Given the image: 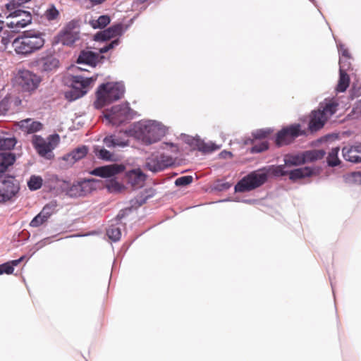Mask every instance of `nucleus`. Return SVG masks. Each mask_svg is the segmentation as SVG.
Wrapping results in <instances>:
<instances>
[{"label":"nucleus","instance_id":"obj_1","mask_svg":"<svg viewBox=\"0 0 361 361\" xmlns=\"http://www.w3.org/2000/svg\"><path fill=\"white\" fill-rule=\"evenodd\" d=\"M45 34L29 30L18 34L12 42V47L17 55L26 57L41 49L45 43Z\"/></svg>","mask_w":361,"mask_h":361},{"label":"nucleus","instance_id":"obj_2","mask_svg":"<svg viewBox=\"0 0 361 361\" xmlns=\"http://www.w3.org/2000/svg\"><path fill=\"white\" fill-rule=\"evenodd\" d=\"M125 90V85L122 81L107 82L101 84L96 91V100L94 102V108L99 109L120 99L124 95Z\"/></svg>","mask_w":361,"mask_h":361},{"label":"nucleus","instance_id":"obj_3","mask_svg":"<svg viewBox=\"0 0 361 361\" xmlns=\"http://www.w3.org/2000/svg\"><path fill=\"white\" fill-rule=\"evenodd\" d=\"M135 133L137 137L148 146L161 140L166 135V128L160 122L148 120L138 122Z\"/></svg>","mask_w":361,"mask_h":361},{"label":"nucleus","instance_id":"obj_4","mask_svg":"<svg viewBox=\"0 0 361 361\" xmlns=\"http://www.w3.org/2000/svg\"><path fill=\"white\" fill-rule=\"evenodd\" d=\"M97 78V75L91 77L70 75L68 81L71 89L64 92L65 99L73 102L82 97L88 92L90 85L96 81Z\"/></svg>","mask_w":361,"mask_h":361},{"label":"nucleus","instance_id":"obj_5","mask_svg":"<svg viewBox=\"0 0 361 361\" xmlns=\"http://www.w3.org/2000/svg\"><path fill=\"white\" fill-rule=\"evenodd\" d=\"M104 118L111 125L119 126L129 123L137 113L133 110L128 102L112 106L103 112Z\"/></svg>","mask_w":361,"mask_h":361},{"label":"nucleus","instance_id":"obj_6","mask_svg":"<svg viewBox=\"0 0 361 361\" xmlns=\"http://www.w3.org/2000/svg\"><path fill=\"white\" fill-rule=\"evenodd\" d=\"M31 0H8L5 7L7 11L6 18L13 20L11 25H17L20 27H26L32 23V14L29 11L24 9V4Z\"/></svg>","mask_w":361,"mask_h":361},{"label":"nucleus","instance_id":"obj_7","mask_svg":"<svg viewBox=\"0 0 361 361\" xmlns=\"http://www.w3.org/2000/svg\"><path fill=\"white\" fill-rule=\"evenodd\" d=\"M268 180L264 167L249 172L239 180L234 186L235 192H245L258 188Z\"/></svg>","mask_w":361,"mask_h":361},{"label":"nucleus","instance_id":"obj_8","mask_svg":"<svg viewBox=\"0 0 361 361\" xmlns=\"http://www.w3.org/2000/svg\"><path fill=\"white\" fill-rule=\"evenodd\" d=\"M300 136H307V132L302 129L300 123H295L283 127L271 139L277 147H281L291 144Z\"/></svg>","mask_w":361,"mask_h":361},{"label":"nucleus","instance_id":"obj_9","mask_svg":"<svg viewBox=\"0 0 361 361\" xmlns=\"http://www.w3.org/2000/svg\"><path fill=\"white\" fill-rule=\"evenodd\" d=\"M37 69L42 73L49 74L56 71L59 67V60L54 50L49 49L42 52L35 60Z\"/></svg>","mask_w":361,"mask_h":361},{"label":"nucleus","instance_id":"obj_10","mask_svg":"<svg viewBox=\"0 0 361 361\" xmlns=\"http://www.w3.org/2000/svg\"><path fill=\"white\" fill-rule=\"evenodd\" d=\"M20 190V185L14 176H0V202L11 200Z\"/></svg>","mask_w":361,"mask_h":361},{"label":"nucleus","instance_id":"obj_11","mask_svg":"<svg viewBox=\"0 0 361 361\" xmlns=\"http://www.w3.org/2000/svg\"><path fill=\"white\" fill-rule=\"evenodd\" d=\"M16 82L25 92L35 90L41 82V78L28 70H21L15 77Z\"/></svg>","mask_w":361,"mask_h":361},{"label":"nucleus","instance_id":"obj_12","mask_svg":"<svg viewBox=\"0 0 361 361\" xmlns=\"http://www.w3.org/2000/svg\"><path fill=\"white\" fill-rule=\"evenodd\" d=\"M128 27L129 25L124 26L121 23H114L106 29L94 34L93 39L95 42H104L113 38H119L126 32Z\"/></svg>","mask_w":361,"mask_h":361},{"label":"nucleus","instance_id":"obj_13","mask_svg":"<svg viewBox=\"0 0 361 361\" xmlns=\"http://www.w3.org/2000/svg\"><path fill=\"white\" fill-rule=\"evenodd\" d=\"M173 165L172 158L161 154L159 157L147 158L144 164V168L153 173L163 171Z\"/></svg>","mask_w":361,"mask_h":361},{"label":"nucleus","instance_id":"obj_14","mask_svg":"<svg viewBox=\"0 0 361 361\" xmlns=\"http://www.w3.org/2000/svg\"><path fill=\"white\" fill-rule=\"evenodd\" d=\"M126 167L123 164H110L98 166L91 170L89 173L94 176L110 178L124 171Z\"/></svg>","mask_w":361,"mask_h":361},{"label":"nucleus","instance_id":"obj_15","mask_svg":"<svg viewBox=\"0 0 361 361\" xmlns=\"http://www.w3.org/2000/svg\"><path fill=\"white\" fill-rule=\"evenodd\" d=\"M147 178L140 168L133 169L126 172L125 180L133 188H138L143 185Z\"/></svg>","mask_w":361,"mask_h":361},{"label":"nucleus","instance_id":"obj_16","mask_svg":"<svg viewBox=\"0 0 361 361\" xmlns=\"http://www.w3.org/2000/svg\"><path fill=\"white\" fill-rule=\"evenodd\" d=\"M319 173V169L318 168L312 166H305L301 168H297L293 170H288V175L289 179L295 182L298 180L303 179L305 178H309L312 176H316Z\"/></svg>","mask_w":361,"mask_h":361},{"label":"nucleus","instance_id":"obj_17","mask_svg":"<svg viewBox=\"0 0 361 361\" xmlns=\"http://www.w3.org/2000/svg\"><path fill=\"white\" fill-rule=\"evenodd\" d=\"M327 118L326 116H324L323 111H319L318 110L312 111L309 119L308 130L311 133L319 131L324 126Z\"/></svg>","mask_w":361,"mask_h":361},{"label":"nucleus","instance_id":"obj_18","mask_svg":"<svg viewBox=\"0 0 361 361\" xmlns=\"http://www.w3.org/2000/svg\"><path fill=\"white\" fill-rule=\"evenodd\" d=\"M32 145L40 157L48 159L54 157L52 154L53 147H50L41 135H33Z\"/></svg>","mask_w":361,"mask_h":361},{"label":"nucleus","instance_id":"obj_19","mask_svg":"<svg viewBox=\"0 0 361 361\" xmlns=\"http://www.w3.org/2000/svg\"><path fill=\"white\" fill-rule=\"evenodd\" d=\"M89 152V147L87 145H80L70 152L64 154L62 159L68 162L70 165L74 164L75 162L85 158Z\"/></svg>","mask_w":361,"mask_h":361},{"label":"nucleus","instance_id":"obj_20","mask_svg":"<svg viewBox=\"0 0 361 361\" xmlns=\"http://www.w3.org/2000/svg\"><path fill=\"white\" fill-rule=\"evenodd\" d=\"M76 63L95 68L97 66V52L90 50H81L76 59Z\"/></svg>","mask_w":361,"mask_h":361},{"label":"nucleus","instance_id":"obj_21","mask_svg":"<svg viewBox=\"0 0 361 361\" xmlns=\"http://www.w3.org/2000/svg\"><path fill=\"white\" fill-rule=\"evenodd\" d=\"M78 182L81 189V193L83 195V197H85L99 188V183L102 181L93 178H81L78 180Z\"/></svg>","mask_w":361,"mask_h":361},{"label":"nucleus","instance_id":"obj_22","mask_svg":"<svg viewBox=\"0 0 361 361\" xmlns=\"http://www.w3.org/2000/svg\"><path fill=\"white\" fill-rule=\"evenodd\" d=\"M283 161L287 167L298 166L307 163L305 152L300 153H288L283 157Z\"/></svg>","mask_w":361,"mask_h":361},{"label":"nucleus","instance_id":"obj_23","mask_svg":"<svg viewBox=\"0 0 361 361\" xmlns=\"http://www.w3.org/2000/svg\"><path fill=\"white\" fill-rule=\"evenodd\" d=\"M16 160V157L12 152H0V176H5L9 166H12Z\"/></svg>","mask_w":361,"mask_h":361},{"label":"nucleus","instance_id":"obj_24","mask_svg":"<svg viewBox=\"0 0 361 361\" xmlns=\"http://www.w3.org/2000/svg\"><path fill=\"white\" fill-rule=\"evenodd\" d=\"M12 20L9 23H6L8 27L11 29L10 31L4 30L3 31V35L1 37V42L3 45H4L5 48L7 47L9 43H12L13 40L15 37L19 34V30L21 28H24L25 27H20L17 25H11Z\"/></svg>","mask_w":361,"mask_h":361},{"label":"nucleus","instance_id":"obj_25","mask_svg":"<svg viewBox=\"0 0 361 361\" xmlns=\"http://www.w3.org/2000/svg\"><path fill=\"white\" fill-rule=\"evenodd\" d=\"M19 127L22 131L27 134H32L40 131L43 124L40 121H32L31 118H26L20 122Z\"/></svg>","mask_w":361,"mask_h":361},{"label":"nucleus","instance_id":"obj_26","mask_svg":"<svg viewBox=\"0 0 361 361\" xmlns=\"http://www.w3.org/2000/svg\"><path fill=\"white\" fill-rule=\"evenodd\" d=\"M157 194V190L154 187H147L141 190L129 203H146L147 201L154 197Z\"/></svg>","mask_w":361,"mask_h":361},{"label":"nucleus","instance_id":"obj_27","mask_svg":"<svg viewBox=\"0 0 361 361\" xmlns=\"http://www.w3.org/2000/svg\"><path fill=\"white\" fill-rule=\"evenodd\" d=\"M286 165L279 164V165H269L267 166H264L265 172H267V178L271 177L274 178H279L287 176L288 173V170H286Z\"/></svg>","mask_w":361,"mask_h":361},{"label":"nucleus","instance_id":"obj_28","mask_svg":"<svg viewBox=\"0 0 361 361\" xmlns=\"http://www.w3.org/2000/svg\"><path fill=\"white\" fill-rule=\"evenodd\" d=\"M58 42L63 46L71 47L80 39V32H67L60 31L57 35Z\"/></svg>","mask_w":361,"mask_h":361},{"label":"nucleus","instance_id":"obj_29","mask_svg":"<svg viewBox=\"0 0 361 361\" xmlns=\"http://www.w3.org/2000/svg\"><path fill=\"white\" fill-rule=\"evenodd\" d=\"M274 130L273 128H264L253 130L251 133L252 137L247 138L245 141V144H252L255 142V140H264L268 137L271 134H272Z\"/></svg>","mask_w":361,"mask_h":361},{"label":"nucleus","instance_id":"obj_30","mask_svg":"<svg viewBox=\"0 0 361 361\" xmlns=\"http://www.w3.org/2000/svg\"><path fill=\"white\" fill-rule=\"evenodd\" d=\"M340 152L339 147H335L331 149V150L329 152L326 157V164L329 167H336V166H343V163L341 159L338 158V153Z\"/></svg>","mask_w":361,"mask_h":361},{"label":"nucleus","instance_id":"obj_31","mask_svg":"<svg viewBox=\"0 0 361 361\" xmlns=\"http://www.w3.org/2000/svg\"><path fill=\"white\" fill-rule=\"evenodd\" d=\"M105 188L108 192L111 194H118L126 189V186L123 183H119L115 176L106 180Z\"/></svg>","mask_w":361,"mask_h":361},{"label":"nucleus","instance_id":"obj_32","mask_svg":"<svg viewBox=\"0 0 361 361\" xmlns=\"http://www.w3.org/2000/svg\"><path fill=\"white\" fill-rule=\"evenodd\" d=\"M350 82V78L348 73L340 72L339 78L335 90L338 93L345 92L348 88Z\"/></svg>","mask_w":361,"mask_h":361},{"label":"nucleus","instance_id":"obj_33","mask_svg":"<svg viewBox=\"0 0 361 361\" xmlns=\"http://www.w3.org/2000/svg\"><path fill=\"white\" fill-rule=\"evenodd\" d=\"M17 143L15 137H6L4 133H0V150H11Z\"/></svg>","mask_w":361,"mask_h":361},{"label":"nucleus","instance_id":"obj_34","mask_svg":"<svg viewBox=\"0 0 361 361\" xmlns=\"http://www.w3.org/2000/svg\"><path fill=\"white\" fill-rule=\"evenodd\" d=\"M93 152L97 157V158L101 160L105 161H116V159L114 158L113 154L110 151L99 145H94L93 147Z\"/></svg>","mask_w":361,"mask_h":361},{"label":"nucleus","instance_id":"obj_35","mask_svg":"<svg viewBox=\"0 0 361 361\" xmlns=\"http://www.w3.org/2000/svg\"><path fill=\"white\" fill-rule=\"evenodd\" d=\"M342 156L347 161H350L353 164L361 163V156L356 154L351 146H345L342 148Z\"/></svg>","mask_w":361,"mask_h":361},{"label":"nucleus","instance_id":"obj_36","mask_svg":"<svg viewBox=\"0 0 361 361\" xmlns=\"http://www.w3.org/2000/svg\"><path fill=\"white\" fill-rule=\"evenodd\" d=\"M111 23V18L108 15H102L97 20H89V24L94 29H103Z\"/></svg>","mask_w":361,"mask_h":361},{"label":"nucleus","instance_id":"obj_37","mask_svg":"<svg viewBox=\"0 0 361 361\" xmlns=\"http://www.w3.org/2000/svg\"><path fill=\"white\" fill-rule=\"evenodd\" d=\"M305 152L306 160L307 162H313L322 159L326 154L324 149H311Z\"/></svg>","mask_w":361,"mask_h":361},{"label":"nucleus","instance_id":"obj_38","mask_svg":"<svg viewBox=\"0 0 361 361\" xmlns=\"http://www.w3.org/2000/svg\"><path fill=\"white\" fill-rule=\"evenodd\" d=\"M25 258V256H22L18 259L11 260L8 262L4 263L0 265L2 274H11L13 272L14 267L18 265Z\"/></svg>","mask_w":361,"mask_h":361},{"label":"nucleus","instance_id":"obj_39","mask_svg":"<svg viewBox=\"0 0 361 361\" xmlns=\"http://www.w3.org/2000/svg\"><path fill=\"white\" fill-rule=\"evenodd\" d=\"M43 184V179L40 176L32 175L27 182L30 190L35 191L41 188Z\"/></svg>","mask_w":361,"mask_h":361},{"label":"nucleus","instance_id":"obj_40","mask_svg":"<svg viewBox=\"0 0 361 361\" xmlns=\"http://www.w3.org/2000/svg\"><path fill=\"white\" fill-rule=\"evenodd\" d=\"M197 142L199 143L197 145V149H198V151L205 154L213 152L219 149L220 147V146L217 145L215 143H207L204 142V140L197 141Z\"/></svg>","mask_w":361,"mask_h":361},{"label":"nucleus","instance_id":"obj_41","mask_svg":"<svg viewBox=\"0 0 361 361\" xmlns=\"http://www.w3.org/2000/svg\"><path fill=\"white\" fill-rule=\"evenodd\" d=\"M338 106V103L336 101H328L325 102L323 109L322 110L318 109V111H323L324 116H326L327 114H329V116H333L336 114Z\"/></svg>","mask_w":361,"mask_h":361},{"label":"nucleus","instance_id":"obj_42","mask_svg":"<svg viewBox=\"0 0 361 361\" xmlns=\"http://www.w3.org/2000/svg\"><path fill=\"white\" fill-rule=\"evenodd\" d=\"M344 180L349 184H361L360 171H353L343 176Z\"/></svg>","mask_w":361,"mask_h":361},{"label":"nucleus","instance_id":"obj_43","mask_svg":"<svg viewBox=\"0 0 361 361\" xmlns=\"http://www.w3.org/2000/svg\"><path fill=\"white\" fill-rule=\"evenodd\" d=\"M106 235L111 240L116 242L121 236V228L117 226L111 225L107 228Z\"/></svg>","mask_w":361,"mask_h":361},{"label":"nucleus","instance_id":"obj_44","mask_svg":"<svg viewBox=\"0 0 361 361\" xmlns=\"http://www.w3.org/2000/svg\"><path fill=\"white\" fill-rule=\"evenodd\" d=\"M269 148V143L267 140H263L260 142L253 145L250 148V152L252 154L262 153L268 150Z\"/></svg>","mask_w":361,"mask_h":361},{"label":"nucleus","instance_id":"obj_45","mask_svg":"<svg viewBox=\"0 0 361 361\" xmlns=\"http://www.w3.org/2000/svg\"><path fill=\"white\" fill-rule=\"evenodd\" d=\"M59 15V11L54 4L49 5L44 13L45 18L49 20H54Z\"/></svg>","mask_w":361,"mask_h":361},{"label":"nucleus","instance_id":"obj_46","mask_svg":"<svg viewBox=\"0 0 361 361\" xmlns=\"http://www.w3.org/2000/svg\"><path fill=\"white\" fill-rule=\"evenodd\" d=\"M121 43L120 38H116L111 40L110 42L106 44L104 47L99 49V54H105L108 52L109 51L114 49L117 46H118Z\"/></svg>","mask_w":361,"mask_h":361},{"label":"nucleus","instance_id":"obj_47","mask_svg":"<svg viewBox=\"0 0 361 361\" xmlns=\"http://www.w3.org/2000/svg\"><path fill=\"white\" fill-rule=\"evenodd\" d=\"M193 180V177L190 175L183 176L178 177L175 180V185L177 187H185L190 183H192Z\"/></svg>","mask_w":361,"mask_h":361},{"label":"nucleus","instance_id":"obj_48","mask_svg":"<svg viewBox=\"0 0 361 361\" xmlns=\"http://www.w3.org/2000/svg\"><path fill=\"white\" fill-rule=\"evenodd\" d=\"M67 195L71 197H83V195H82L81 193V189L78 181L74 182L72 184V185L67 191Z\"/></svg>","mask_w":361,"mask_h":361},{"label":"nucleus","instance_id":"obj_49","mask_svg":"<svg viewBox=\"0 0 361 361\" xmlns=\"http://www.w3.org/2000/svg\"><path fill=\"white\" fill-rule=\"evenodd\" d=\"M79 26V20L76 19L71 20L68 22L64 27L61 30L67 32H79V31H74L75 28Z\"/></svg>","mask_w":361,"mask_h":361},{"label":"nucleus","instance_id":"obj_50","mask_svg":"<svg viewBox=\"0 0 361 361\" xmlns=\"http://www.w3.org/2000/svg\"><path fill=\"white\" fill-rule=\"evenodd\" d=\"M105 145L109 148H114L118 147V145H122L123 143L116 142V135H110L106 136L103 140Z\"/></svg>","mask_w":361,"mask_h":361},{"label":"nucleus","instance_id":"obj_51","mask_svg":"<svg viewBox=\"0 0 361 361\" xmlns=\"http://www.w3.org/2000/svg\"><path fill=\"white\" fill-rule=\"evenodd\" d=\"M47 219L45 216H43L40 212L33 218V219L30 221V226L32 227H38L44 222H46Z\"/></svg>","mask_w":361,"mask_h":361},{"label":"nucleus","instance_id":"obj_52","mask_svg":"<svg viewBox=\"0 0 361 361\" xmlns=\"http://www.w3.org/2000/svg\"><path fill=\"white\" fill-rule=\"evenodd\" d=\"M350 59H339V71L347 73L351 68V63L349 61Z\"/></svg>","mask_w":361,"mask_h":361},{"label":"nucleus","instance_id":"obj_53","mask_svg":"<svg viewBox=\"0 0 361 361\" xmlns=\"http://www.w3.org/2000/svg\"><path fill=\"white\" fill-rule=\"evenodd\" d=\"M60 142V136L57 133L49 135L47 137V144L50 147H53V149L58 145Z\"/></svg>","mask_w":361,"mask_h":361},{"label":"nucleus","instance_id":"obj_54","mask_svg":"<svg viewBox=\"0 0 361 361\" xmlns=\"http://www.w3.org/2000/svg\"><path fill=\"white\" fill-rule=\"evenodd\" d=\"M56 204H45V206L43 207L42 210L40 212V213L46 216V219L48 220V219L50 217V216L55 212V206Z\"/></svg>","mask_w":361,"mask_h":361},{"label":"nucleus","instance_id":"obj_55","mask_svg":"<svg viewBox=\"0 0 361 361\" xmlns=\"http://www.w3.org/2000/svg\"><path fill=\"white\" fill-rule=\"evenodd\" d=\"M338 51L341 57L343 59H351V55L347 48L345 47V45L342 43L337 44Z\"/></svg>","mask_w":361,"mask_h":361},{"label":"nucleus","instance_id":"obj_56","mask_svg":"<svg viewBox=\"0 0 361 361\" xmlns=\"http://www.w3.org/2000/svg\"><path fill=\"white\" fill-rule=\"evenodd\" d=\"M9 109V99L5 97L0 101V116L5 115Z\"/></svg>","mask_w":361,"mask_h":361},{"label":"nucleus","instance_id":"obj_57","mask_svg":"<svg viewBox=\"0 0 361 361\" xmlns=\"http://www.w3.org/2000/svg\"><path fill=\"white\" fill-rule=\"evenodd\" d=\"M133 207L126 208L119 212V213L116 216V219L118 221L123 219L126 215H128L132 211Z\"/></svg>","mask_w":361,"mask_h":361},{"label":"nucleus","instance_id":"obj_58","mask_svg":"<svg viewBox=\"0 0 361 361\" xmlns=\"http://www.w3.org/2000/svg\"><path fill=\"white\" fill-rule=\"evenodd\" d=\"M202 140L200 137H193L187 136V137L185 139V142L189 145L190 146H195L197 147V145L199 144L197 141H201Z\"/></svg>","mask_w":361,"mask_h":361},{"label":"nucleus","instance_id":"obj_59","mask_svg":"<svg viewBox=\"0 0 361 361\" xmlns=\"http://www.w3.org/2000/svg\"><path fill=\"white\" fill-rule=\"evenodd\" d=\"M219 156L221 159H228L231 158L233 157V154L230 151L223 150L219 153Z\"/></svg>","mask_w":361,"mask_h":361},{"label":"nucleus","instance_id":"obj_60","mask_svg":"<svg viewBox=\"0 0 361 361\" xmlns=\"http://www.w3.org/2000/svg\"><path fill=\"white\" fill-rule=\"evenodd\" d=\"M116 142H118V143H123L122 145H118V147H126L128 145V141H123L121 140L119 137H116Z\"/></svg>","mask_w":361,"mask_h":361},{"label":"nucleus","instance_id":"obj_61","mask_svg":"<svg viewBox=\"0 0 361 361\" xmlns=\"http://www.w3.org/2000/svg\"><path fill=\"white\" fill-rule=\"evenodd\" d=\"M105 59V56L99 52H97V65L102 62Z\"/></svg>","mask_w":361,"mask_h":361},{"label":"nucleus","instance_id":"obj_62","mask_svg":"<svg viewBox=\"0 0 361 361\" xmlns=\"http://www.w3.org/2000/svg\"><path fill=\"white\" fill-rule=\"evenodd\" d=\"M230 186L231 185L228 182L223 183L219 190H227L230 188Z\"/></svg>","mask_w":361,"mask_h":361},{"label":"nucleus","instance_id":"obj_63","mask_svg":"<svg viewBox=\"0 0 361 361\" xmlns=\"http://www.w3.org/2000/svg\"><path fill=\"white\" fill-rule=\"evenodd\" d=\"M90 1L93 6H96V5L103 3L106 0H90Z\"/></svg>","mask_w":361,"mask_h":361},{"label":"nucleus","instance_id":"obj_64","mask_svg":"<svg viewBox=\"0 0 361 361\" xmlns=\"http://www.w3.org/2000/svg\"><path fill=\"white\" fill-rule=\"evenodd\" d=\"M257 200H245L243 201V203H246V204H248V203H256Z\"/></svg>","mask_w":361,"mask_h":361}]
</instances>
